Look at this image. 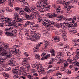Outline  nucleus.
Listing matches in <instances>:
<instances>
[{"instance_id":"f257e3e1","label":"nucleus","mask_w":79,"mask_h":79,"mask_svg":"<svg viewBox=\"0 0 79 79\" xmlns=\"http://www.w3.org/2000/svg\"><path fill=\"white\" fill-rule=\"evenodd\" d=\"M57 4H63L65 8H66V12L68 13H71V11L70 10V9L71 8V5L69 4V2H67L66 1H62L60 0L56 2Z\"/></svg>"},{"instance_id":"f03ea898","label":"nucleus","mask_w":79,"mask_h":79,"mask_svg":"<svg viewBox=\"0 0 79 79\" xmlns=\"http://www.w3.org/2000/svg\"><path fill=\"white\" fill-rule=\"evenodd\" d=\"M30 36H28V37H31V36L32 37H34L33 40L35 42H37L38 41L39 39L40 38L41 36L40 35V34L39 33L37 34H35L34 32L32 31H31L29 33Z\"/></svg>"},{"instance_id":"7ed1b4c3","label":"nucleus","mask_w":79,"mask_h":79,"mask_svg":"<svg viewBox=\"0 0 79 79\" xmlns=\"http://www.w3.org/2000/svg\"><path fill=\"white\" fill-rule=\"evenodd\" d=\"M36 65L37 66V70L40 74H45V69L42 67V65L40 64V63L39 62L36 63Z\"/></svg>"},{"instance_id":"20e7f679","label":"nucleus","mask_w":79,"mask_h":79,"mask_svg":"<svg viewBox=\"0 0 79 79\" xmlns=\"http://www.w3.org/2000/svg\"><path fill=\"white\" fill-rule=\"evenodd\" d=\"M9 47V45H4V47H2V46L0 47V55H2L3 56L5 55L6 54V48H7ZM5 48V49H3Z\"/></svg>"},{"instance_id":"39448f33","label":"nucleus","mask_w":79,"mask_h":79,"mask_svg":"<svg viewBox=\"0 0 79 79\" xmlns=\"http://www.w3.org/2000/svg\"><path fill=\"white\" fill-rule=\"evenodd\" d=\"M20 46L17 45H14L12 46L11 47V51L15 55H16L19 51V49L18 48Z\"/></svg>"},{"instance_id":"423d86ee","label":"nucleus","mask_w":79,"mask_h":79,"mask_svg":"<svg viewBox=\"0 0 79 79\" xmlns=\"http://www.w3.org/2000/svg\"><path fill=\"white\" fill-rule=\"evenodd\" d=\"M76 55L73 58V61L77 62V60H79V49H77L75 52Z\"/></svg>"},{"instance_id":"0eeeda50","label":"nucleus","mask_w":79,"mask_h":79,"mask_svg":"<svg viewBox=\"0 0 79 79\" xmlns=\"http://www.w3.org/2000/svg\"><path fill=\"white\" fill-rule=\"evenodd\" d=\"M14 17L13 18L14 19H15L16 21L17 22H21L22 21V19L21 18H19V14L17 13H14Z\"/></svg>"},{"instance_id":"6e6552de","label":"nucleus","mask_w":79,"mask_h":79,"mask_svg":"<svg viewBox=\"0 0 79 79\" xmlns=\"http://www.w3.org/2000/svg\"><path fill=\"white\" fill-rule=\"evenodd\" d=\"M43 6H44V11H48L50 9V5H48V3L45 1H44L43 3Z\"/></svg>"},{"instance_id":"1a4fd4ad","label":"nucleus","mask_w":79,"mask_h":79,"mask_svg":"<svg viewBox=\"0 0 79 79\" xmlns=\"http://www.w3.org/2000/svg\"><path fill=\"white\" fill-rule=\"evenodd\" d=\"M46 15L48 16V18H55L58 16V15L55 13H47L46 14Z\"/></svg>"},{"instance_id":"9d476101","label":"nucleus","mask_w":79,"mask_h":79,"mask_svg":"<svg viewBox=\"0 0 79 79\" xmlns=\"http://www.w3.org/2000/svg\"><path fill=\"white\" fill-rule=\"evenodd\" d=\"M43 43L42 42H41L40 43L36 45V47H34L33 48L34 52H38V51H39V50L38 49H39V48L40 46L41 45V44H42Z\"/></svg>"},{"instance_id":"9b49d317","label":"nucleus","mask_w":79,"mask_h":79,"mask_svg":"<svg viewBox=\"0 0 79 79\" xmlns=\"http://www.w3.org/2000/svg\"><path fill=\"white\" fill-rule=\"evenodd\" d=\"M16 22H18L16 21L15 20H13L12 22L8 24H6V26H15V24H16Z\"/></svg>"},{"instance_id":"f8f14e48","label":"nucleus","mask_w":79,"mask_h":79,"mask_svg":"<svg viewBox=\"0 0 79 79\" xmlns=\"http://www.w3.org/2000/svg\"><path fill=\"white\" fill-rule=\"evenodd\" d=\"M30 27L32 30H36L38 28L37 25L35 23H32L30 26Z\"/></svg>"},{"instance_id":"ddd939ff","label":"nucleus","mask_w":79,"mask_h":79,"mask_svg":"<svg viewBox=\"0 0 79 79\" xmlns=\"http://www.w3.org/2000/svg\"><path fill=\"white\" fill-rule=\"evenodd\" d=\"M7 65H10L11 66H14V58H12L10 59V62L7 63Z\"/></svg>"},{"instance_id":"4468645a","label":"nucleus","mask_w":79,"mask_h":79,"mask_svg":"<svg viewBox=\"0 0 79 79\" xmlns=\"http://www.w3.org/2000/svg\"><path fill=\"white\" fill-rule=\"evenodd\" d=\"M56 58H58V60H59L60 62L62 63H64V64H66V63H67V61L66 60H63V59H62V58L61 57L56 56Z\"/></svg>"},{"instance_id":"2eb2a0df","label":"nucleus","mask_w":79,"mask_h":79,"mask_svg":"<svg viewBox=\"0 0 79 79\" xmlns=\"http://www.w3.org/2000/svg\"><path fill=\"white\" fill-rule=\"evenodd\" d=\"M12 21V19L11 18H8L6 19L5 20H2V22H4V23H6L7 24H9Z\"/></svg>"},{"instance_id":"dca6fc26","label":"nucleus","mask_w":79,"mask_h":79,"mask_svg":"<svg viewBox=\"0 0 79 79\" xmlns=\"http://www.w3.org/2000/svg\"><path fill=\"white\" fill-rule=\"evenodd\" d=\"M56 12H57L58 14L60 15V14H62V13H63L64 11H63V10H61V9H60V7H59L57 9Z\"/></svg>"},{"instance_id":"f3484780","label":"nucleus","mask_w":79,"mask_h":79,"mask_svg":"<svg viewBox=\"0 0 79 79\" xmlns=\"http://www.w3.org/2000/svg\"><path fill=\"white\" fill-rule=\"evenodd\" d=\"M59 32H61L62 34H66V31L63 28H60L58 30Z\"/></svg>"},{"instance_id":"a211bd4d","label":"nucleus","mask_w":79,"mask_h":79,"mask_svg":"<svg viewBox=\"0 0 79 79\" xmlns=\"http://www.w3.org/2000/svg\"><path fill=\"white\" fill-rule=\"evenodd\" d=\"M22 65L25 66H26L27 64V60L26 59V58H25L24 60L22 62Z\"/></svg>"},{"instance_id":"6ab92c4d","label":"nucleus","mask_w":79,"mask_h":79,"mask_svg":"<svg viewBox=\"0 0 79 79\" xmlns=\"http://www.w3.org/2000/svg\"><path fill=\"white\" fill-rule=\"evenodd\" d=\"M23 9L24 10V11H26V12H29V13L31 12V10H30L29 8L27 6H24L23 7Z\"/></svg>"},{"instance_id":"aec40b11","label":"nucleus","mask_w":79,"mask_h":79,"mask_svg":"<svg viewBox=\"0 0 79 79\" xmlns=\"http://www.w3.org/2000/svg\"><path fill=\"white\" fill-rule=\"evenodd\" d=\"M18 3L22 2L23 5H27V2H26V1L23 0H17Z\"/></svg>"},{"instance_id":"412c9836","label":"nucleus","mask_w":79,"mask_h":79,"mask_svg":"<svg viewBox=\"0 0 79 79\" xmlns=\"http://www.w3.org/2000/svg\"><path fill=\"white\" fill-rule=\"evenodd\" d=\"M42 24H43L44 26H45V27H49V26H50V25L48 24L47 23H46L45 21H43L42 23Z\"/></svg>"},{"instance_id":"4be33fe9","label":"nucleus","mask_w":79,"mask_h":79,"mask_svg":"<svg viewBox=\"0 0 79 79\" xmlns=\"http://www.w3.org/2000/svg\"><path fill=\"white\" fill-rule=\"evenodd\" d=\"M25 35L27 36H29L30 35L29 29L27 28L25 30Z\"/></svg>"},{"instance_id":"5701e85b","label":"nucleus","mask_w":79,"mask_h":79,"mask_svg":"<svg viewBox=\"0 0 79 79\" xmlns=\"http://www.w3.org/2000/svg\"><path fill=\"white\" fill-rule=\"evenodd\" d=\"M5 34L7 36H13L14 35L13 33L8 31H6L5 32Z\"/></svg>"},{"instance_id":"b1692460","label":"nucleus","mask_w":79,"mask_h":79,"mask_svg":"<svg viewBox=\"0 0 79 79\" xmlns=\"http://www.w3.org/2000/svg\"><path fill=\"white\" fill-rule=\"evenodd\" d=\"M27 77H28V78L30 79H33L34 77L32 76V74L31 73H27Z\"/></svg>"},{"instance_id":"393cba45","label":"nucleus","mask_w":79,"mask_h":79,"mask_svg":"<svg viewBox=\"0 0 79 79\" xmlns=\"http://www.w3.org/2000/svg\"><path fill=\"white\" fill-rule=\"evenodd\" d=\"M72 19H73L72 18H69L67 19L65 21V23H66V24H69L70 23V21H72Z\"/></svg>"},{"instance_id":"a878e982","label":"nucleus","mask_w":79,"mask_h":79,"mask_svg":"<svg viewBox=\"0 0 79 79\" xmlns=\"http://www.w3.org/2000/svg\"><path fill=\"white\" fill-rule=\"evenodd\" d=\"M24 15L25 16L26 19H27V20H29L31 19V15H29L26 13H24Z\"/></svg>"},{"instance_id":"bb28decb","label":"nucleus","mask_w":79,"mask_h":79,"mask_svg":"<svg viewBox=\"0 0 79 79\" xmlns=\"http://www.w3.org/2000/svg\"><path fill=\"white\" fill-rule=\"evenodd\" d=\"M30 9L31 11H32V12H34L35 11V7L34 6H31Z\"/></svg>"},{"instance_id":"cd10ccee","label":"nucleus","mask_w":79,"mask_h":79,"mask_svg":"<svg viewBox=\"0 0 79 79\" xmlns=\"http://www.w3.org/2000/svg\"><path fill=\"white\" fill-rule=\"evenodd\" d=\"M37 20L39 23L40 24V23L43 22V19H42V18H41L40 17L37 18Z\"/></svg>"},{"instance_id":"c85d7f7f","label":"nucleus","mask_w":79,"mask_h":79,"mask_svg":"<svg viewBox=\"0 0 79 79\" xmlns=\"http://www.w3.org/2000/svg\"><path fill=\"white\" fill-rule=\"evenodd\" d=\"M34 12V14L36 16V17L37 16V17H38V18L40 17V15L39 14V12H38V11L37 10H35V11Z\"/></svg>"},{"instance_id":"c756f323","label":"nucleus","mask_w":79,"mask_h":79,"mask_svg":"<svg viewBox=\"0 0 79 79\" xmlns=\"http://www.w3.org/2000/svg\"><path fill=\"white\" fill-rule=\"evenodd\" d=\"M60 27H61L62 29H66V27L65 25L64 24L61 23Z\"/></svg>"},{"instance_id":"7c9ffc66","label":"nucleus","mask_w":79,"mask_h":79,"mask_svg":"<svg viewBox=\"0 0 79 79\" xmlns=\"http://www.w3.org/2000/svg\"><path fill=\"white\" fill-rule=\"evenodd\" d=\"M11 57V54H8L6 56V59H7V60H8V59H9V58H10Z\"/></svg>"},{"instance_id":"2f4dec72","label":"nucleus","mask_w":79,"mask_h":79,"mask_svg":"<svg viewBox=\"0 0 79 79\" xmlns=\"http://www.w3.org/2000/svg\"><path fill=\"white\" fill-rule=\"evenodd\" d=\"M54 40H56V42H59L60 40V37L59 36H56L54 39Z\"/></svg>"},{"instance_id":"473e14b6","label":"nucleus","mask_w":79,"mask_h":79,"mask_svg":"<svg viewBox=\"0 0 79 79\" xmlns=\"http://www.w3.org/2000/svg\"><path fill=\"white\" fill-rule=\"evenodd\" d=\"M72 64L73 65V66H74V65H76V66H78L79 67V62H72Z\"/></svg>"},{"instance_id":"72a5a7b5","label":"nucleus","mask_w":79,"mask_h":79,"mask_svg":"<svg viewBox=\"0 0 79 79\" xmlns=\"http://www.w3.org/2000/svg\"><path fill=\"white\" fill-rule=\"evenodd\" d=\"M70 33L71 34H75L76 33V30H74V29H73V30L70 31Z\"/></svg>"},{"instance_id":"f704fd0d","label":"nucleus","mask_w":79,"mask_h":79,"mask_svg":"<svg viewBox=\"0 0 79 79\" xmlns=\"http://www.w3.org/2000/svg\"><path fill=\"white\" fill-rule=\"evenodd\" d=\"M2 74L4 76L6 77H9V75L7 73L4 72Z\"/></svg>"},{"instance_id":"c9c22d12","label":"nucleus","mask_w":79,"mask_h":79,"mask_svg":"<svg viewBox=\"0 0 79 79\" xmlns=\"http://www.w3.org/2000/svg\"><path fill=\"white\" fill-rule=\"evenodd\" d=\"M13 2H14V0H10V3H9V5L10 6H13V5L12 4V3H13Z\"/></svg>"},{"instance_id":"e433bc0d","label":"nucleus","mask_w":79,"mask_h":79,"mask_svg":"<svg viewBox=\"0 0 79 79\" xmlns=\"http://www.w3.org/2000/svg\"><path fill=\"white\" fill-rule=\"evenodd\" d=\"M18 71L17 70H16L15 68H14L13 69V70H12V72L14 73V74H18Z\"/></svg>"},{"instance_id":"4c0bfd02","label":"nucleus","mask_w":79,"mask_h":79,"mask_svg":"<svg viewBox=\"0 0 79 79\" xmlns=\"http://www.w3.org/2000/svg\"><path fill=\"white\" fill-rule=\"evenodd\" d=\"M39 11L41 12V13H44V11H45V9L44 8H40V10H39Z\"/></svg>"},{"instance_id":"58836bf2","label":"nucleus","mask_w":79,"mask_h":79,"mask_svg":"<svg viewBox=\"0 0 79 79\" xmlns=\"http://www.w3.org/2000/svg\"><path fill=\"white\" fill-rule=\"evenodd\" d=\"M30 16L31 18H32V19H33V18H35L36 17L34 14H31L30 15Z\"/></svg>"},{"instance_id":"ea45409f","label":"nucleus","mask_w":79,"mask_h":79,"mask_svg":"<svg viewBox=\"0 0 79 79\" xmlns=\"http://www.w3.org/2000/svg\"><path fill=\"white\" fill-rule=\"evenodd\" d=\"M31 24V22L29 21H27L25 24V25L26 26H28L29 24Z\"/></svg>"},{"instance_id":"a19ab883","label":"nucleus","mask_w":79,"mask_h":79,"mask_svg":"<svg viewBox=\"0 0 79 79\" xmlns=\"http://www.w3.org/2000/svg\"><path fill=\"white\" fill-rule=\"evenodd\" d=\"M67 61L68 62H69V63H71V64H72V63H74V62H73V61H72V60L70 59H67Z\"/></svg>"},{"instance_id":"79ce46f5","label":"nucleus","mask_w":79,"mask_h":79,"mask_svg":"<svg viewBox=\"0 0 79 79\" xmlns=\"http://www.w3.org/2000/svg\"><path fill=\"white\" fill-rule=\"evenodd\" d=\"M35 57L36 58L38 59V60H39V59H40V56L38 54H36L35 55Z\"/></svg>"},{"instance_id":"37998d69","label":"nucleus","mask_w":79,"mask_h":79,"mask_svg":"<svg viewBox=\"0 0 79 79\" xmlns=\"http://www.w3.org/2000/svg\"><path fill=\"white\" fill-rule=\"evenodd\" d=\"M37 5L38 6H42V3L38 2L37 3Z\"/></svg>"},{"instance_id":"c03bdc74","label":"nucleus","mask_w":79,"mask_h":79,"mask_svg":"<svg viewBox=\"0 0 79 79\" xmlns=\"http://www.w3.org/2000/svg\"><path fill=\"white\" fill-rule=\"evenodd\" d=\"M55 71V69H52L48 71V73H52V72H53V71Z\"/></svg>"},{"instance_id":"a18cd8bd","label":"nucleus","mask_w":79,"mask_h":79,"mask_svg":"<svg viewBox=\"0 0 79 79\" xmlns=\"http://www.w3.org/2000/svg\"><path fill=\"white\" fill-rule=\"evenodd\" d=\"M61 69H62V71H68V69H66V68L65 67H62Z\"/></svg>"},{"instance_id":"49530a36","label":"nucleus","mask_w":79,"mask_h":79,"mask_svg":"<svg viewBox=\"0 0 79 79\" xmlns=\"http://www.w3.org/2000/svg\"><path fill=\"white\" fill-rule=\"evenodd\" d=\"M53 60H54L53 58H52L51 60H50L48 63V64H52L53 63Z\"/></svg>"},{"instance_id":"de8ad7c7","label":"nucleus","mask_w":79,"mask_h":79,"mask_svg":"<svg viewBox=\"0 0 79 79\" xmlns=\"http://www.w3.org/2000/svg\"><path fill=\"white\" fill-rule=\"evenodd\" d=\"M14 9L15 11H18L19 10L20 8L19 7H15L14 8Z\"/></svg>"},{"instance_id":"09e8293b","label":"nucleus","mask_w":79,"mask_h":79,"mask_svg":"<svg viewBox=\"0 0 79 79\" xmlns=\"http://www.w3.org/2000/svg\"><path fill=\"white\" fill-rule=\"evenodd\" d=\"M50 56V54H48L45 57V59H47V58H49Z\"/></svg>"},{"instance_id":"8fccbe9b","label":"nucleus","mask_w":79,"mask_h":79,"mask_svg":"<svg viewBox=\"0 0 79 79\" xmlns=\"http://www.w3.org/2000/svg\"><path fill=\"white\" fill-rule=\"evenodd\" d=\"M24 55L27 57H28L29 56V54L27 53V52H25L24 53Z\"/></svg>"},{"instance_id":"3c124183","label":"nucleus","mask_w":79,"mask_h":79,"mask_svg":"<svg viewBox=\"0 0 79 79\" xmlns=\"http://www.w3.org/2000/svg\"><path fill=\"white\" fill-rule=\"evenodd\" d=\"M19 14L20 15H24V11L23 10H21L19 12Z\"/></svg>"},{"instance_id":"603ef678","label":"nucleus","mask_w":79,"mask_h":79,"mask_svg":"<svg viewBox=\"0 0 79 79\" xmlns=\"http://www.w3.org/2000/svg\"><path fill=\"white\" fill-rule=\"evenodd\" d=\"M3 71H4V69H3V68L2 67H1L0 68V72H1V73H3Z\"/></svg>"},{"instance_id":"864d4df0","label":"nucleus","mask_w":79,"mask_h":79,"mask_svg":"<svg viewBox=\"0 0 79 79\" xmlns=\"http://www.w3.org/2000/svg\"><path fill=\"white\" fill-rule=\"evenodd\" d=\"M45 21L47 22V23H48L49 24H52V23L51 22V21L49 20H45Z\"/></svg>"},{"instance_id":"5fc2aeb1","label":"nucleus","mask_w":79,"mask_h":79,"mask_svg":"<svg viewBox=\"0 0 79 79\" xmlns=\"http://www.w3.org/2000/svg\"><path fill=\"white\" fill-rule=\"evenodd\" d=\"M20 70L21 71H24L25 70V69L24 68V67H20Z\"/></svg>"},{"instance_id":"6e6d98bb","label":"nucleus","mask_w":79,"mask_h":79,"mask_svg":"<svg viewBox=\"0 0 79 79\" xmlns=\"http://www.w3.org/2000/svg\"><path fill=\"white\" fill-rule=\"evenodd\" d=\"M26 67L27 69H28V70H30L31 69V66H30V65L28 64L27 65Z\"/></svg>"},{"instance_id":"4d7b16f0","label":"nucleus","mask_w":79,"mask_h":79,"mask_svg":"<svg viewBox=\"0 0 79 79\" xmlns=\"http://www.w3.org/2000/svg\"><path fill=\"white\" fill-rule=\"evenodd\" d=\"M45 43L46 44V45H47V46H49L50 45V44H49L48 41H46L45 42Z\"/></svg>"},{"instance_id":"13d9d810","label":"nucleus","mask_w":79,"mask_h":79,"mask_svg":"<svg viewBox=\"0 0 79 79\" xmlns=\"http://www.w3.org/2000/svg\"><path fill=\"white\" fill-rule=\"evenodd\" d=\"M6 60V59L4 58V57H0V60L5 61Z\"/></svg>"},{"instance_id":"bf43d9fd","label":"nucleus","mask_w":79,"mask_h":79,"mask_svg":"<svg viewBox=\"0 0 79 79\" xmlns=\"http://www.w3.org/2000/svg\"><path fill=\"white\" fill-rule=\"evenodd\" d=\"M66 53L67 55V56H71V53H70V52L69 51H67L66 52Z\"/></svg>"},{"instance_id":"052dcab7","label":"nucleus","mask_w":79,"mask_h":79,"mask_svg":"<svg viewBox=\"0 0 79 79\" xmlns=\"http://www.w3.org/2000/svg\"><path fill=\"white\" fill-rule=\"evenodd\" d=\"M0 4H2L4 5L5 4V2H4L2 0H0Z\"/></svg>"},{"instance_id":"680f3d73","label":"nucleus","mask_w":79,"mask_h":79,"mask_svg":"<svg viewBox=\"0 0 79 79\" xmlns=\"http://www.w3.org/2000/svg\"><path fill=\"white\" fill-rule=\"evenodd\" d=\"M65 72H67L68 74H71V71H69L68 70L67 71L66 70Z\"/></svg>"},{"instance_id":"e2e57ef3","label":"nucleus","mask_w":79,"mask_h":79,"mask_svg":"<svg viewBox=\"0 0 79 79\" xmlns=\"http://www.w3.org/2000/svg\"><path fill=\"white\" fill-rule=\"evenodd\" d=\"M19 23H18V26H19V27L20 26L21 27L23 26V24L21 23H20V22H19Z\"/></svg>"},{"instance_id":"0e129e2a","label":"nucleus","mask_w":79,"mask_h":79,"mask_svg":"<svg viewBox=\"0 0 79 79\" xmlns=\"http://www.w3.org/2000/svg\"><path fill=\"white\" fill-rule=\"evenodd\" d=\"M15 69L16 70H17V71H18L19 67L18 66H15Z\"/></svg>"},{"instance_id":"69168bd1","label":"nucleus","mask_w":79,"mask_h":79,"mask_svg":"<svg viewBox=\"0 0 79 79\" xmlns=\"http://www.w3.org/2000/svg\"><path fill=\"white\" fill-rule=\"evenodd\" d=\"M56 26L57 27H61V23L60 24H57L56 25Z\"/></svg>"},{"instance_id":"338daca9","label":"nucleus","mask_w":79,"mask_h":79,"mask_svg":"<svg viewBox=\"0 0 79 79\" xmlns=\"http://www.w3.org/2000/svg\"><path fill=\"white\" fill-rule=\"evenodd\" d=\"M58 76L57 77L59 79H60L62 77V75H58Z\"/></svg>"},{"instance_id":"774afa93","label":"nucleus","mask_w":79,"mask_h":79,"mask_svg":"<svg viewBox=\"0 0 79 79\" xmlns=\"http://www.w3.org/2000/svg\"><path fill=\"white\" fill-rule=\"evenodd\" d=\"M57 55L58 56H61V52H58L57 53Z\"/></svg>"}]
</instances>
